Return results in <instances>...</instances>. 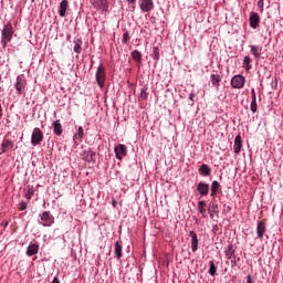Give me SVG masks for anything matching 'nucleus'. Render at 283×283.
<instances>
[{
  "label": "nucleus",
  "mask_w": 283,
  "mask_h": 283,
  "mask_svg": "<svg viewBox=\"0 0 283 283\" xmlns=\"http://www.w3.org/2000/svg\"><path fill=\"white\" fill-rule=\"evenodd\" d=\"M14 34V29L12 28V23H7L2 30L1 43L3 48L12 41V35Z\"/></svg>",
  "instance_id": "obj_1"
},
{
  "label": "nucleus",
  "mask_w": 283,
  "mask_h": 283,
  "mask_svg": "<svg viewBox=\"0 0 283 283\" xmlns=\"http://www.w3.org/2000/svg\"><path fill=\"white\" fill-rule=\"evenodd\" d=\"M95 78H96L97 85L101 87V90H103V87H105V81L107 78V73L103 64H99V66L97 67V71L95 73Z\"/></svg>",
  "instance_id": "obj_2"
},
{
  "label": "nucleus",
  "mask_w": 283,
  "mask_h": 283,
  "mask_svg": "<svg viewBox=\"0 0 283 283\" xmlns=\"http://www.w3.org/2000/svg\"><path fill=\"white\" fill-rule=\"evenodd\" d=\"M43 143V130L41 128H34L31 135V145L36 147V145H41Z\"/></svg>",
  "instance_id": "obj_3"
},
{
  "label": "nucleus",
  "mask_w": 283,
  "mask_h": 283,
  "mask_svg": "<svg viewBox=\"0 0 283 283\" xmlns=\"http://www.w3.org/2000/svg\"><path fill=\"white\" fill-rule=\"evenodd\" d=\"M244 76L242 75H234L231 80V85L234 90H242L244 87Z\"/></svg>",
  "instance_id": "obj_4"
},
{
  "label": "nucleus",
  "mask_w": 283,
  "mask_h": 283,
  "mask_svg": "<svg viewBox=\"0 0 283 283\" xmlns=\"http://www.w3.org/2000/svg\"><path fill=\"white\" fill-rule=\"evenodd\" d=\"M14 87L18 96H21V94H23V90H25V80L23 78V75L17 76Z\"/></svg>",
  "instance_id": "obj_5"
},
{
  "label": "nucleus",
  "mask_w": 283,
  "mask_h": 283,
  "mask_svg": "<svg viewBox=\"0 0 283 283\" xmlns=\"http://www.w3.org/2000/svg\"><path fill=\"white\" fill-rule=\"evenodd\" d=\"M81 156L83 160H85V163H96V153L90 148L86 150H83Z\"/></svg>",
  "instance_id": "obj_6"
},
{
  "label": "nucleus",
  "mask_w": 283,
  "mask_h": 283,
  "mask_svg": "<svg viewBox=\"0 0 283 283\" xmlns=\"http://www.w3.org/2000/svg\"><path fill=\"white\" fill-rule=\"evenodd\" d=\"M115 156L117 160H123V156H127V146L119 144L115 147Z\"/></svg>",
  "instance_id": "obj_7"
},
{
  "label": "nucleus",
  "mask_w": 283,
  "mask_h": 283,
  "mask_svg": "<svg viewBox=\"0 0 283 283\" xmlns=\"http://www.w3.org/2000/svg\"><path fill=\"white\" fill-rule=\"evenodd\" d=\"M139 8L142 12H151L154 10V0H142Z\"/></svg>",
  "instance_id": "obj_8"
},
{
  "label": "nucleus",
  "mask_w": 283,
  "mask_h": 283,
  "mask_svg": "<svg viewBox=\"0 0 283 283\" xmlns=\"http://www.w3.org/2000/svg\"><path fill=\"white\" fill-rule=\"evenodd\" d=\"M197 191H198L199 196H209V184H207L205 181H200L197 185Z\"/></svg>",
  "instance_id": "obj_9"
},
{
  "label": "nucleus",
  "mask_w": 283,
  "mask_h": 283,
  "mask_svg": "<svg viewBox=\"0 0 283 283\" xmlns=\"http://www.w3.org/2000/svg\"><path fill=\"white\" fill-rule=\"evenodd\" d=\"M43 227H51L54 222V218L50 216V211H44L41 216Z\"/></svg>",
  "instance_id": "obj_10"
},
{
  "label": "nucleus",
  "mask_w": 283,
  "mask_h": 283,
  "mask_svg": "<svg viewBox=\"0 0 283 283\" xmlns=\"http://www.w3.org/2000/svg\"><path fill=\"white\" fill-rule=\"evenodd\" d=\"M208 213L211 219H213L214 216H218V213H220V209L218 208L216 201L209 203Z\"/></svg>",
  "instance_id": "obj_11"
},
{
  "label": "nucleus",
  "mask_w": 283,
  "mask_h": 283,
  "mask_svg": "<svg viewBox=\"0 0 283 283\" xmlns=\"http://www.w3.org/2000/svg\"><path fill=\"white\" fill-rule=\"evenodd\" d=\"M264 233H266V223L263 221H259L256 226V235L262 240L264 238Z\"/></svg>",
  "instance_id": "obj_12"
},
{
  "label": "nucleus",
  "mask_w": 283,
  "mask_h": 283,
  "mask_svg": "<svg viewBox=\"0 0 283 283\" xmlns=\"http://www.w3.org/2000/svg\"><path fill=\"white\" fill-rule=\"evenodd\" d=\"M250 52L256 59V61H260V57L262 56V46L260 45H250Z\"/></svg>",
  "instance_id": "obj_13"
},
{
  "label": "nucleus",
  "mask_w": 283,
  "mask_h": 283,
  "mask_svg": "<svg viewBox=\"0 0 283 283\" xmlns=\"http://www.w3.org/2000/svg\"><path fill=\"white\" fill-rule=\"evenodd\" d=\"M260 25V15L256 12H252L250 15V28L255 30Z\"/></svg>",
  "instance_id": "obj_14"
},
{
  "label": "nucleus",
  "mask_w": 283,
  "mask_h": 283,
  "mask_svg": "<svg viewBox=\"0 0 283 283\" xmlns=\"http://www.w3.org/2000/svg\"><path fill=\"white\" fill-rule=\"evenodd\" d=\"M12 147H14V142H12L11 139L2 140V144H1L2 154H6V151H8V149H12Z\"/></svg>",
  "instance_id": "obj_15"
},
{
  "label": "nucleus",
  "mask_w": 283,
  "mask_h": 283,
  "mask_svg": "<svg viewBox=\"0 0 283 283\" xmlns=\"http://www.w3.org/2000/svg\"><path fill=\"white\" fill-rule=\"evenodd\" d=\"M234 154H240L242 151V136L237 135L234 138Z\"/></svg>",
  "instance_id": "obj_16"
},
{
  "label": "nucleus",
  "mask_w": 283,
  "mask_h": 283,
  "mask_svg": "<svg viewBox=\"0 0 283 283\" xmlns=\"http://www.w3.org/2000/svg\"><path fill=\"white\" fill-rule=\"evenodd\" d=\"M189 235L191 237V250L193 253H196V251H198V234H196L193 231H190Z\"/></svg>",
  "instance_id": "obj_17"
},
{
  "label": "nucleus",
  "mask_w": 283,
  "mask_h": 283,
  "mask_svg": "<svg viewBox=\"0 0 283 283\" xmlns=\"http://www.w3.org/2000/svg\"><path fill=\"white\" fill-rule=\"evenodd\" d=\"M36 253H39V244H30L27 249V255L32 258V255H36Z\"/></svg>",
  "instance_id": "obj_18"
},
{
  "label": "nucleus",
  "mask_w": 283,
  "mask_h": 283,
  "mask_svg": "<svg viewBox=\"0 0 283 283\" xmlns=\"http://www.w3.org/2000/svg\"><path fill=\"white\" fill-rule=\"evenodd\" d=\"M73 43H74L73 50L75 54H81V52H83V40L76 39L74 40Z\"/></svg>",
  "instance_id": "obj_19"
},
{
  "label": "nucleus",
  "mask_w": 283,
  "mask_h": 283,
  "mask_svg": "<svg viewBox=\"0 0 283 283\" xmlns=\"http://www.w3.org/2000/svg\"><path fill=\"white\" fill-rule=\"evenodd\" d=\"M199 174L203 177L211 176V167L207 164L201 165L199 167Z\"/></svg>",
  "instance_id": "obj_20"
},
{
  "label": "nucleus",
  "mask_w": 283,
  "mask_h": 283,
  "mask_svg": "<svg viewBox=\"0 0 283 283\" xmlns=\"http://www.w3.org/2000/svg\"><path fill=\"white\" fill-rule=\"evenodd\" d=\"M210 78H211V84L213 85V87H216V90H220V82L222 81L220 75L219 74H212L210 76Z\"/></svg>",
  "instance_id": "obj_21"
},
{
  "label": "nucleus",
  "mask_w": 283,
  "mask_h": 283,
  "mask_svg": "<svg viewBox=\"0 0 283 283\" xmlns=\"http://www.w3.org/2000/svg\"><path fill=\"white\" fill-rule=\"evenodd\" d=\"M53 132L56 134V136H61L63 134V126L61 125V120L53 122Z\"/></svg>",
  "instance_id": "obj_22"
},
{
  "label": "nucleus",
  "mask_w": 283,
  "mask_h": 283,
  "mask_svg": "<svg viewBox=\"0 0 283 283\" xmlns=\"http://www.w3.org/2000/svg\"><path fill=\"white\" fill-rule=\"evenodd\" d=\"M95 6H97V8H99V10H103V12H107V10L109 8L107 0H96Z\"/></svg>",
  "instance_id": "obj_23"
},
{
  "label": "nucleus",
  "mask_w": 283,
  "mask_h": 283,
  "mask_svg": "<svg viewBox=\"0 0 283 283\" xmlns=\"http://www.w3.org/2000/svg\"><path fill=\"white\" fill-rule=\"evenodd\" d=\"M67 8H69L67 0H62L60 3V10H59L60 17H65V12H67Z\"/></svg>",
  "instance_id": "obj_24"
},
{
  "label": "nucleus",
  "mask_w": 283,
  "mask_h": 283,
  "mask_svg": "<svg viewBox=\"0 0 283 283\" xmlns=\"http://www.w3.org/2000/svg\"><path fill=\"white\" fill-rule=\"evenodd\" d=\"M115 255L117 260H120V258H123V244H120V242L118 241L115 243Z\"/></svg>",
  "instance_id": "obj_25"
},
{
  "label": "nucleus",
  "mask_w": 283,
  "mask_h": 283,
  "mask_svg": "<svg viewBox=\"0 0 283 283\" xmlns=\"http://www.w3.org/2000/svg\"><path fill=\"white\" fill-rule=\"evenodd\" d=\"M132 59L135 60L136 63H142L143 62V53L140 51L135 50L132 52Z\"/></svg>",
  "instance_id": "obj_26"
},
{
  "label": "nucleus",
  "mask_w": 283,
  "mask_h": 283,
  "mask_svg": "<svg viewBox=\"0 0 283 283\" xmlns=\"http://www.w3.org/2000/svg\"><path fill=\"white\" fill-rule=\"evenodd\" d=\"M206 207H207V202H205V201L198 202V211H199V213H201V216L203 218H206V216H207V209H205Z\"/></svg>",
  "instance_id": "obj_27"
},
{
  "label": "nucleus",
  "mask_w": 283,
  "mask_h": 283,
  "mask_svg": "<svg viewBox=\"0 0 283 283\" xmlns=\"http://www.w3.org/2000/svg\"><path fill=\"white\" fill-rule=\"evenodd\" d=\"M234 254H235V250H233V244H229L227 250H226L227 260H231Z\"/></svg>",
  "instance_id": "obj_28"
},
{
  "label": "nucleus",
  "mask_w": 283,
  "mask_h": 283,
  "mask_svg": "<svg viewBox=\"0 0 283 283\" xmlns=\"http://www.w3.org/2000/svg\"><path fill=\"white\" fill-rule=\"evenodd\" d=\"M32 196H34V186H27L24 198H27V200H32Z\"/></svg>",
  "instance_id": "obj_29"
},
{
  "label": "nucleus",
  "mask_w": 283,
  "mask_h": 283,
  "mask_svg": "<svg viewBox=\"0 0 283 283\" xmlns=\"http://www.w3.org/2000/svg\"><path fill=\"white\" fill-rule=\"evenodd\" d=\"M218 189H220V182L212 181L211 184V197L214 198L216 193H218Z\"/></svg>",
  "instance_id": "obj_30"
},
{
  "label": "nucleus",
  "mask_w": 283,
  "mask_h": 283,
  "mask_svg": "<svg viewBox=\"0 0 283 283\" xmlns=\"http://www.w3.org/2000/svg\"><path fill=\"white\" fill-rule=\"evenodd\" d=\"M209 275H216V272L218 271V268L216 266V263L213 261L209 262Z\"/></svg>",
  "instance_id": "obj_31"
},
{
  "label": "nucleus",
  "mask_w": 283,
  "mask_h": 283,
  "mask_svg": "<svg viewBox=\"0 0 283 283\" xmlns=\"http://www.w3.org/2000/svg\"><path fill=\"white\" fill-rule=\"evenodd\" d=\"M153 59L158 61L160 59V49L158 46L153 48Z\"/></svg>",
  "instance_id": "obj_32"
},
{
  "label": "nucleus",
  "mask_w": 283,
  "mask_h": 283,
  "mask_svg": "<svg viewBox=\"0 0 283 283\" xmlns=\"http://www.w3.org/2000/svg\"><path fill=\"white\" fill-rule=\"evenodd\" d=\"M243 63L247 67V70H251V63H252V60L249 55H245L244 59H243Z\"/></svg>",
  "instance_id": "obj_33"
},
{
  "label": "nucleus",
  "mask_w": 283,
  "mask_h": 283,
  "mask_svg": "<svg viewBox=\"0 0 283 283\" xmlns=\"http://www.w3.org/2000/svg\"><path fill=\"white\" fill-rule=\"evenodd\" d=\"M250 109L253 114H255V112H258V99H252L251 104H250Z\"/></svg>",
  "instance_id": "obj_34"
},
{
  "label": "nucleus",
  "mask_w": 283,
  "mask_h": 283,
  "mask_svg": "<svg viewBox=\"0 0 283 283\" xmlns=\"http://www.w3.org/2000/svg\"><path fill=\"white\" fill-rule=\"evenodd\" d=\"M83 136H84V129H83V126H80L77 134L74 136V140H76V138H83Z\"/></svg>",
  "instance_id": "obj_35"
},
{
  "label": "nucleus",
  "mask_w": 283,
  "mask_h": 283,
  "mask_svg": "<svg viewBox=\"0 0 283 283\" xmlns=\"http://www.w3.org/2000/svg\"><path fill=\"white\" fill-rule=\"evenodd\" d=\"M148 97H149V93H147V91H146L145 88H143V90L140 91V98H142L143 101H147Z\"/></svg>",
  "instance_id": "obj_36"
},
{
  "label": "nucleus",
  "mask_w": 283,
  "mask_h": 283,
  "mask_svg": "<svg viewBox=\"0 0 283 283\" xmlns=\"http://www.w3.org/2000/svg\"><path fill=\"white\" fill-rule=\"evenodd\" d=\"M129 42V32H125L123 34V43H128Z\"/></svg>",
  "instance_id": "obj_37"
},
{
  "label": "nucleus",
  "mask_w": 283,
  "mask_h": 283,
  "mask_svg": "<svg viewBox=\"0 0 283 283\" xmlns=\"http://www.w3.org/2000/svg\"><path fill=\"white\" fill-rule=\"evenodd\" d=\"M19 209H20V211H25L28 209V203L25 201H22L20 203V208Z\"/></svg>",
  "instance_id": "obj_38"
},
{
  "label": "nucleus",
  "mask_w": 283,
  "mask_h": 283,
  "mask_svg": "<svg viewBox=\"0 0 283 283\" xmlns=\"http://www.w3.org/2000/svg\"><path fill=\"white\" fill-rule=\"evenodd\" d=\"M251 98L252 101H258V96L255 95V88L251 90Z\"/></svg>",
  "instance_id": "obj_39"
},
{
  "label": "nucleus",
  "mask_w": 283,
  "mask_h": 283,
  "mask_svg": "<svg viewBox=\"0 0 283 283\" xmlns=\"http://www.w3.org/2000/svg\"><path fill=\"white\" fill-rule=\"evenodd\" d=\"M258 6L261 8V12H262V10H264V0H259Z\"/></svg>",
  "instance_id": "obj_40"
},
{
  "label": "nucleus",
  "mask_w": 283,
  "mask_h": 283,
  "mask_svg": "<svg viewBox=\"0 0 283 283\" xmlns=\"http://www.w3.org/2000/svg\"><path fill=\"white\" fill-rule=\"evenodd\" d=\"M8 224H9L8 221H2L1 222V227H3L4 229H6V227H8Z\"/></svg>",
  "instance_id": "obj_41"
},
{
  "label": "nucleus",
  "mask_w": 283,
  "mask_h": 283,
  "mask_svg": "<svg viewBox=\"0 0 283 283\" xmlns=\"http://www.w3.org/2000/svg\"><path fill=\"white\" fill-rule=\"evenodd\" d=\"M247 283H253V281L251 280V275L247 276Z\"/></svg>",
  "instance_id": "obj_42"
},
{
  "label": "nucleus",
  "mask_w": 283,
  "mask_h": 283,
  "mask_svg": "<svg viewBox=\"0 0 283 283\" xmlns=\"http://www.w3.org/2000/svg\"><path fill=\"white\" fill-rule=\"evenodd\" d=\"M1 116H3V107H1V104H0V118Z\"/></svg>",
  "instance_id": "obj_43"
},
{
  "label": "nucleus",
  "mask_w": 283,
  "mask_h": 283,
  "mask_svg": "<svg viewBox=\"0 0 283 283\" xmlns=\"http://www.w3.org/2000/svg\"><path fill=\"white\" fill-rule=\"evenodd\" d=\"M128 3H132L133 6L136 4V0H128Z\"/></svg>",
  "instance_id": "obj_44"
},
{
  "label": "nucleus",
  "mask_w": 283,
  "mask_h": 283,
  "mask_svg": "<svg viewBox=\"0 0 283 283\" xmlns=\"http://www.w3.org/2000/svg\"><path fill=\"white\" fill-rule=\"evenodd\" d=\"M190 101H193V94L189 95Z\"/></svg>",
  "instance_id": "obj_45"
},
{
  "label": "nucleus",
  "mask_w": 283,
  "mask_h": 283,
  "mask_svg": "<svg viewBox=\"0 0 283 283\" xmlns=\"http://www.w3.org/2000/svg\"><path fill=\"white\" fill-rule=\"evenodd\" d=\"M117 202L116 201H113V207H116Z\"/></svg>",
  "instance_id": "obj_46"
}]
</instances>
